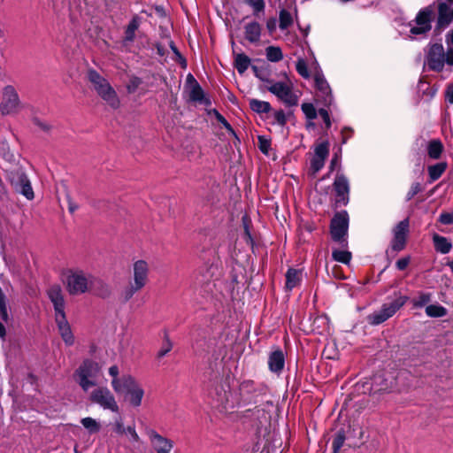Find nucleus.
Here are the masks:
<instances>
[{
  "label": "nucleus",
  "instance_id": "obj_1",
  "mask_svg": "<svg viewBox=\"0 0 453 453\" xmlns=\"http://www.w3.org/2000/svg\"><path fill=\"white\" fill-rule=\"evenodd\" d=\"M111 377V387L113 391L123 395L125 402L132 408H139L145 397L143 385L133 375L126 373L120 375L118 365H112L108 368Z\"/></svg>",
  "mask_w": 453,
  "mask_h": 453
},
{
  "label": "nucleus",
  "instance_id": "obj_2",
  "mask_svg": "<svg viewBox=\"0 0 453 453\" xmlns=\"http://www.w3.org/2000/svg\"><path fill=\"white\" fill-rule=\"evenodd\" d=\"M96 277L81 268H69L64 273V284L70 296L90 293L96 283Z\"/></svg>",
  "mask_w": 453,
  "mask_h": 453
},
{
  "label": "nucleus",
  "instance_id": "obj_3",
  "mask_svg": "<svg viewBox=\"0 0 453 453\" xmlns=\"http://www.w3.org/2000/svg\"><path fill=\"white\" fill-rule=\"evenodd\" d=\"M102 374V365L96 360L87 358L73 372V380L85 393L97 386Z\"/></svg>",
  "mask_w": 453,
  "mask_h": 453
},
{
  "label": "nucleus",
  "instance_id": "obj_4",
  "mask_svg": "<svg viewBox=\"0 0 453 453\" xmlns=\"http://www.w3.org/2000/svg\"><path fill=\"white\" fill-rule=\"evenodd\" d=\"M266 89L287 106H296L299 96L295 92L293 81L286 74L280 81L267 80Z\"/></svg>",
  "mask_w": 453,
  "mask_h": 453
},
{
  "label": "nucleus",
  "instance_id": "obj_5",
  "mask_svg": "<svg viewBox=\"0 0 453 453\" xmlns=\"http://www.w3.org/2000/svg\"><path fill=\"white\" fill-rule=\"evenodd\" d=\"M150 265L144 259H137L132 265V282L123 292L124 298L129 300L149 282Z\"/></svg>",
  "mask_w": 453,
  "mask_h": 453
},
{
  "label": "nucleus",
  "instance_id": "obj_6",
  "mask_svg": "<svg viewBox=\"0 0 453 453\" xmlns=\"http://www.w3.org/2000/svg\"><path fill=\"white\" fill-rule=\"evenodd\" d=\"M88 399L104 410L118 413L119 406L113 393L106 386H99L93 388L88 395Z\"/></svg>",
  "mask_w": 453,
  "mask_h": 453
},
{
  "label": "nucleus",
  "instance_id": "obj_7",
  "mask_svg": "<svg viewBox=\"0 0 453 453\" xmlns=\"http://www.w3.org/2000/svg\"><path fill=\"white\" fill-rule=\"evenodd\" d=\"M408 297L399 295L392 302L383 304L379 311L373 312L368 317L372 325H379L391 318L407 302Z\"/></svg>",
  "mask_w": 453,
  "mask_h": 453
},
{
  "label": "nucleus",
  "instance_id": "obj_8",
  "mask_svg": "<svg viewBox=\"0 0 453 453\" xmlns=\"http://www.w3.org/2000/svg\"><path fill=\"white\" fill-rule=\"evenodd\" d=\"M349 217L346 211L337 213L331 221L330 233L332 239L342 244H346L348 234Z\"/></svg>",
  "mask_w": 453,
  "mask_h": 453
},
{
  "label": "nucleus",
  "instance_id": "obj_9",
  "mask_svg": "<svg viewBox=\"0 0 453 453\" xmlns=\"http://www.w3.org/2000/svg\"><path fill=\"white\" fill-rule=\"evenodd\" d=\"M19 109V98L12 86H5L2 91L0 111L2 115L17 113Z\"/></svg>",
  "mask_w": 453,
  "mask_h": 453
},
{
  "label": "nucleus",
  "instance_id": "obj_10",
  "mask_svg": "<svg viewBox=\"0 0 453 453\" xmlns=\"http://www.w3.org/2000/svg\"><path fill=\"white\" fill-rule=\"evenodd\" d=\"M434 17V10L432 6H427L418 12L414 20V24L411 27V34L412 35H425L430 31L431 22Z\"/></svg>",
  "mask_w": 453,
  "mask_h": 453
},
{
  "label": "nucleus",
  "instance_id": "obj_11",
  "mask_svg": "<svg viewBox=\"0 0 453 453\" xmlns=\"http://www.w3.org/2000/svg\"><path fill=\"white\" fill-rule=\"evenodd\" d=\"M444 64L445 51L443 46L440 43L430 45L426 56V65L428 68L440 72L443 69Z\"/></svg>",
  "mask_w": 453,
  "mask_h": 453
},
{
  "label": "nucleus",
  "instance_id": "obj_12",
  "mask_svg": "<svg viewBox=\"0 0 453 453\" xmlns=\"http://www.w3.org/2000/svg\"><path fill=\"white\" fill-rule=\"evenodd\" d=\"M10 181L14 188L19 191L27 199L32 200L35 194L27 175L21 171L12 172L9 176Z\"/></svg>",
  "mask_w": 453,
  "mask_h": 453
},
{
  "label": "nucleus",
  "instance_id": "obj_13",
  "mask_svg": "<svg viewBox=\"0 0 453 453\" xmlns=\"http://www.w3.org/2000/svg\"><path fill=\"white\" fill-rule=\"evenodd\" d=\"M409 232V220L403 219L400 221L393 229V239L391 247L395 251L404 249L406 244L407 234Z\"/></svg>",
  "mask_w": 453,
  "mask_h": 453
},
{
  "label": "nucleus",
  "instance_id": "obj_14",
  "mask_svg": "<svg viewBox=\"0 0 453 453\" xmlns=\"http://www.w3.org/2000/svg\"><path fill=\"white\" fill-rule=\"evenodd\" d=\"M148 435L156 453H171L174 446L172 440L162 436L154 430L150 431Z\"/></svg>",
  "mask_w": 453,
  "mask_h": 453
},
{
  "label": "nucleus",
  "instance_id": "obj_15",
  "mask_svg": "<svg viewBox=\"0 0 453 453\" xmlns=\"http://www.w3.org/2000/svg\"><path fill=\"white\" fill-rule=\"evenodd\" d=\"M329 154V143L321 142L315 147L314 155L311 161V168L314 173L320 171L325 165V161Z\"/></svg>",
  "mask_w": 453,
  "mask_h": 453
},
{
  "label": "nucleus",
  "instance_id": "obj_16",
  "mask_svg": "<svg viewBox=\"0 0 453 453\" xmlns=\"http://www.w3.org/2000/svg\"><path fill=\"white\" fill-rule=\"evenodd\" d=\"M55 321L58 326V334L62 340L67 346H72L74 343V335L73 334L71 326L66 319V316L60 315L55 317Z\"/></svg>",
  "mask_w": 453,
  "mask_h": 453
},
{
  "label": "nucleus",
  "instance_id": "obj_17",
  "mask_svg": "<svg viewBox=\"0 0 453 453\" xmlns=\"http://www.w3.org/2000/svg\"><path fill=\"white\" fill-rule=\"evenodd\" d=\"M316 96L320 98L326 105L332 104L331 88L323 75L317 73L314 77Z\"/></svg>",
  "mask_w": 453,
  "mask_h": 453
},
{
  "label": "nucleus",
  "instance_id": "obj_18",
  "mask_svg": "<svg viewBox=\"0 0 453 453\" xmlns=\"http://www.w3.org/2000/svg\"><path fill=\"white\" fill-rule=\"evenodd\" d=\"M48 296L51 303H53L55 310V317L65 315V297L62 289L59 286H53L48 291Z\"/></svg>",
  "mask_w": 453,
  "mask_h": 453
},
{
  "label": "nucleus",
  "instance_id": "obj_19",
  "mask_svg": "<svg viewBox=\"0 0 453 453\" xmlns=\"http://www.w3.org/2000/svg\"><path fill=\"white\" fill-rule=\"evenodd\" d=\"M334 188L336 193V202L346 204L349 200V185L345 176H336L334 182Z\"/></svg>",
  "mask_w": 453,
  "mask_h": 453
},
{
  "label": "nucleus",
  "instance_id": "obj_20",
  "mask_svg": "<svg viewBox=\"0 0 453 453\" xmlns=\"http://www.w3.org/2000/svg\"><path fill=\"white\" fill-rule=\"evenodd\" d=\"M453 20V6L447 3L438 4L437 28L443 29L447 27Z\"/></svg>",
  "mask_w": 453,
  "mask_h": 453
},
{
  "label": "nucleus",
  "instance_id": "obj_21",
  "mask_svg": "<svg viewBox=\"0 0 453 453\" xmlns=\"http://www.w3.org/2000/svg\"><path fill=\"white\" fill-rule=\"evenodd\" d=\"M189 100L204 106L211 105V100L205 96L201 86L197 82H193L192 86L188 88Z\"/></svg>",
  "mask_w": 453,
  "mask_h": 453
},
{
  "label": "nucleus",
  "instance_id": "obj_22",
  "mask_svg": "<svg viewBox=\"0 0 453 453\" xmlns=\"http://www.w3.org/2000/svg\"><path fill=\"white\" fill-rule=\"evenodd\" d=\"M88 81L92 85L93 89L97 93L103 88H109V81L96 70L90 69L87 73Z\"/></svg>",
  "mask_w": 453,
  "mask_h": 453
},
{
  "label": "nucleus",
  "instance_id": "obj_23",
  "mask_svg": "<svg viewBox=\"0 0 453 453\" xmlns=\"http://www.w3.org/2000/svg\"><path fill=\"white\" fill-rule=\"evenodd\" d=\"M261 26L259 23L253 21L244 26V37L251 43H257L261 37Z\"/></svg>",
  "mask_w": 453,
  "mask_h": 453
},
{
  "label": "nucleus",
  "instance_id": "obj_24",
  "mask_svg": "<svg viewBox=\"0 0 453 453\" xmlns=\"http://www.w3.org/2000/svg\"><path fill=\"white\" fill-rule=\"evenodd\" d=\"M285 357L283 352L277 349L272 352L268 358V366L273 372H280L284 368Z\"/></svg>",
  "mask_w": 453,
  "mask_h": 453
},
{
  "label": "nucleus",
  "instance_id": "obj_25",
  "mask_svg": "<svg viewBox=\"0 0 453 453\" xmlns=\"http://www.w3.org/2000/svg\"><path fill=\"white\" fill-rule=\"evenodd\" d=\"M96 94L111 108L117 109L119 106V96L111 84H109V88H103Z\"/></svg>",
  "mask_w": 453,
  "mask_h": 453
},
{
  "label": "nucleus",
  "instance_id": "obj_26",
  "mask_svg": "<svg viewBox=\"0 0 453 453\" xmlns=\"http://www.w3.org/2000/svg\"><path fill=\"white\" fill-rule=\"evenodd\" d=\"M301 280L302 272L295 268H289L286 273V290L291 291L300 284Z\"/></svg>",
  "mask_w": 453,
  "mask_h": 453
},
{
  "label": "nucleus",
  "instance_id": "obj_27",
  "mask_svg": "<svg viewBox=\"0 0 453 453\" xmlns=\"http://www.w3.org/2000/svg\"><path fill=\"white\" fill-rule=\"evenodd\" d=\"M433 242L435 250L441 254H448L452 249L451 242L446 237L438 234H433Z\"/></svg>",
  "mask_w": 453,
  "mask_h": 453
},
{
  "label": "nucleus",
  "instance_id": "obj_28",
  "mask_svg": "<svg viewBox=\"0 0 453 453\" xmlns=\"http://www.w3.org/2000/svg\"><path fill=\"white\" fill-rule=\"evenodd\" d=\"M249 105L253 111L258 114L268 113L272 110L270 103L255 98L249 100Z\"/></svg>",
  "mask_w": 453,
  "mask_h": 453
},
{
  "label": "nucleus",
  "instance_id": "obj_29",
  "mask_svg": "<svg viewBox=\"0 0 453 453\" xmlns=\"http://www.w3.org/2000/svg\"><path fill=\"white\" fill-rule=\"evenodd\" d=\"M250 62V58L247 55L243 53L234 54V67L240 74L244 73L248 70Z\"/></svg>",
  "mask_w": 453,
  "mask_h": 453
},
{
  "label": "nucleus",
  "instance_id": "obj_30",
  "mask_svg": "<svg viewBox=\"0 0 453 453\" xmlns=\"http://www.w3.org/2000/svg\"><path fill=\"white\" fill-rule=\"evenodd\" d=\"M294 23V18L290 12L282 9L279 13V27L281 30H286Z\"/></svg>",
  "mask_w": 453,
  "mask_h": 453
},
{
  "label": "nucleus",
  "instance_id": "obj_31",
  "mask_svg": "<svg viewBox=\"0 0 453 453\" xmlns=\"http://www.w3.org/2000/svg\"><path fill=\"white\" fill-rule=\"evenodd\" d=\"M443 150V145L440 140H432L427 146L428 156L433 159H438Z\"/></svg>",
  "mask_w": 453,
  "mask_h": 453
},
{
  "label": "nucleus",
  "instance_id": "obj_32",
  "mask_svg": "<svg viewBox=\"0 0 453 453\" xmlns=\"http://www.w3.org/2000/svg\"><path fill=\"white\" fill-rule=\"evenodd\" d=\"M447 313V309L440 304H430L426 307V314L430 318H441Z\"/></svg>",
  "mask_w": 453,
  "mask_h": 453
},
{
  "label": "nucleus",
  "instance_id": "obj_33",
  "mask_svg": "<svg viewBox=\"0 0 453 453\" xmlns=\"http://www.w3.org/2000/svg\"><path fill=\"white\" fill-rule=\"evenodd\" d=\"M447 168V163L441 162L428 167L429 177L432 181L438 180Z\"/></svg>",
  "mask_w": 453,
  "mask_h": 453
},
{
  "label": "nucleus",
  "instance_id": "obj_34",
  "mask_svg": "<svg viewBox=\"0 0 453 453\" xmlns=\"http://www.w3.org/2000/svg\"><path fill=\"white\" fill-rule=\"evenodd\" d=\"M81 423L89 434H96L101 430V424L93 418H81Z\"/></svg>",
  "mask_w": 453,
  "mask_h": 453
},
{
  "label": "nucleus",
  "instance_id": "obj_35",
  "mask_svg": "<svg viewBox=\"0 0 453 453\" xmlns=\"http://www.w3.org/2000/svg\"><path fill=\"white\" fill-rule=\"evenodd\" d=\"M265 55L267 60L271 62H279L283 58L282 50L277 46H268L265 49Z\"/></svg>",
  "mask_w": 453,
  "mask_h": 453
},
{
  "label": "nucleus",
  "instance_id": "obj_36",
  "mask_svg": "<svg viewBox=\"0 0 453 453\" xmlns=\"http://www.w3.org/2000/svg\"><path fill=\"white\" fill-rule=\"evenodd\" d=\"M333 258L340 263L349 265L352 258V255L348 250H334L332 253Z\"/></svg>",
  "mask_w": 453,
  "mask_h": 453
},
{
  "label": "nucleus",
  "instance_id": "obj_37",
  "mask_svg": "<svg viewBox=\"0 0 453 453\" xmlns=\"http://www.w3.org/2000/svg\"><path fill=\"white\" fill-rule=\"evenodd\" d=\"M432 299L430 293L420 292L418 296L411 300L414 308H421L426 305Z\"/></svg>",
  "mask_w": 453,
  "mask_h": 453
},
{
  "label": "nucleus",
  "instance_id": "obj_38",
  "mask_svg": "<svg viewBox=\"0 0 453 453\" xmlns=\"http://www.w3.org/2000/svg\"><path fill=\"white\" fill-rule=\"evenodd\" d=\"M388 386L387 381L381 375H375L372 379V388L375 392L383 391L388 389Z\"/></svg>",
  "mask_w": 453,
  "mask_h": 453
},
{
  "label": "nucleus",
  "instance_id": "obj_39",
  "mask_svg": "<svg viewBox=\"0 0 453 453\" xmlns=\"http://www.w3.org/2000/svg\"><path fill=\"white\" fill-rule=\"evenodd\" d=\"M138 28V22L136 19H133L127 26L125 32V40L132 42L135 35V31Z\"/></svg>",
  "mask_w": 453,
  "mask_h": 453
},
{
  "label": "nucleus",
  "instance_id": "obj_40",
  "mask_svg": "<svg viewBox=\"0 0 453 453\" xmlns=\"http://www.w3.org/2000/svg\"><path fill=\"white\" fill-rule=\"evenodd\" d=\"M302 111L309 119H314L317 118V111L312 104L304 103L302 104Z\"/></svg>",
  "mask_w": 453,
  "mask_h": 453
},
{
  "label": "nucleus",
  "instance_id": "obj_41",
  "mask_svg": "<svg viewBox=\"0 0 453 453\" xmlns=\"http://www.w3.org/2000/svg\"><path fill=\"white\" fill-rule=\"evenodd\" d=\"M123 435H126L128 441L131 443H137L140 441V436L138 435L134 426H127L126 432Z\"/></svg>",
  "mask_w": 453,
  "mask_h": 453
},
{
  "label": "nucleus",
  "instance_id": "obj_42",
  "mask_svg": "<svg viewBox=\"0 0 453 453\" xmlns=\"http://www.w3.org/2000/svg\"><path fill=\"white\" fill-rule=\"evenodd\" d=\"M127 427L124 426L122 418L119 417L114 419L112 423V430L118 435H123L126 432Z\"/></svg>",
  "mask_w": 453,
  "mask_h": 453
},
{
  "label": "nucleus",
  "instance_id": "obj_43",
  "mask_svg": "<svg viewBox=\"0 0 453 453\" xmlns=\"http://www.w3.org/2000/svg\"><path fill=\"white\" fill-rule=\"evenodd\" d=\"M297 73L303 78L307 79L310 77L308 66L303 59H298L296 65Z\"/></svg>",
  "mask_w": 453,
  "mask_h": 453
},
{
  "label": "nucleus",
  "instance_id": "obj_44",
  "mask_svg": "<svg viewBox=\"0 0 453 453\" xmlns=\"http://www.w3.org/2000/svg\"><path fill=\"white\" fill-rule=\"evenodd\" d=\"M142 84V80L138 77H131L127 84L128 93H134L139 86Z\"/></svg>",
  "mask_w": 453,
  "mask_h": 453
},
{
  "label": "nucleus",
  "instance_id": "obj_45",
  "mask_svg": "<svg viewBox=\"0 0 453 453\" xmlns=\"http://www.w3.org/2000/svg\"><path fill=\"white\" fill-rule=\"evenodd\" d=\"M258 148L265 155L269 153L271 142L265 136H258Z\"/></svg>",
  "mask_w": 453,
  "mask_h": 453
},
{
  "label": "nucleus",
  "instance_id": "obj_46",
  "mask_svg": "<svg viewBox=\"0 0 453 453\" xmlns=\"http://www.w3.org/2000/svg\"><path fill=\"white\" fill-rule=\"evenodd\" d=\"M245 3L250 5L255 12H260L265 9L264 0H245Z\"/></svg>",
  "mask_w": 453,
  "mask_h": 453
},
{
  "label": "nucleus",
  "instance_id": "obj_47",
  "mask_svg": "<svg viewBox=\"0 0 453 453\" xmlns=\"http://www.w3.org/2000/svg\"><path fill=\"white\" fill-rule=\"evenodd\" d=\"M215 117L217 120L222 124V126L231 134L232 135L235 136V133L234 129L232 128L231 125L226 121V119L217 111H215Z\"/></svg>",
  "mask_w": 453,
  "mask_h": 453
},
{
  "label": "nucleus",
  "instance_id": "obj_48",
  "mask_svg": "<svg viewBox=\"0 0 453 453\" xmlns=\"http://www.w3.org/2000/svg\"><path fill=\"white\" fill-rule=\"evenodd\" d=\"M345 441V436L342 433H338L333 441V449L334 452L340 450Z\"/></svg>",
  "mask_w": 453,
  "mask_h": 453
},
{
  "label": "nucleus",
  "instance_id": "obj_49",
  "mask_svg": "<svg viewBox=\"0 0 453 453\" xmlns=\"http://www.w3.org/2000/svg\"><path fill=\"white\" fill-rule=\"evenodd\" d=\"M439 221L443 225L453 223V212H442L439 217Z\"/></svg>",
  "mask_w": 453,
  "mask_h": 453
},
{
  "label": "nucleus",
  "instance_id": "obj_50",
  "mask_svg": "<svg viewBox=\"0 0 453 453\" xmlns=\"http://www.w3.org/2000/svg\"><path fill=\"white\" fill-rule=\"evenodd\" d=\"M273 117L275 121L280 126H284L287 122L285 112L282 110L274 111Z\"/></svg>",
  "mask_w": 453,
  "mask_h": 453
},
{
  "label": "nucleus",
  "instance_id": "obj_51",
  "mask_svg": "<svg viewBox=\"0 0 453 453\" xmlns=\"http://www.w3.org/2000/svg\"><path fill=\"white\" fill-rule=\"evenodd\" d=\"M173 348V344L169 340H166L164 343L161 349H159L157 356L158 357H162L165 355H166Z\"/></svg>",
  "mask_w": 453,
  "mask_h": 453
},
{
  "label": "nucleus",
  "instance_id": "obj_52",
  "mask_svg": "<svg viewBox=\"0 0 453 453\" xmlns=\"http://www.w3.org/2000/svg\"><path fill=\"white\" fill-rule=\"evenodd\" d=\"M277 27V20L275 18H270L266 21V28L270 35H273Z\"/></svg>",
  "mask_w": 453,
  "mask_h": 453
},
{
  "label": "nucleus",
  "instance_id": "obj_53",
  "mask_svg": "<svg viewBox=\"0 0 453 453\" xmlns=\"http://www.w3.org/2000/svg\"><path fill=\"white\" fill-rule=\"evenodd\" d=\"M410 264V257H405L397 260L395 265L398 270H404Z\"/></svg>",
  "mask_w": 453,
  "mask_h": 453
},
{
  "label": "nucleus",
  "instance_id": "obj_54",
  "mask_svg": "<svg viewBox=\"0 0 453 453\" xmlns=\"http://www.w3.org/2000/svg\"><path fill=\"white\" fill-rule=\"evenodd\" d=\"M319 114L324 120L325 124L326 125V127H329L331 126V121H330V117H329L327 111L325 109H320L319 111Z\"/></svg>",
  "mask_w": 453,
  "mask_h": 453
},
{
  "label": "nucleus",
  "instance_id": "obj_55",
  "mask_svg": "<svg viewBox=\"0 0 453 453\" xmlns=\"http://www.w3.org/2000/svg\"><path fill=\"white\" fill-rule=\"evenodd\" d=\"M420 191V185L418 183H415L411 186V190L408 193V199L412 198L415 195H417Z\"/></svg>",
  "mask_w": 453,
  "mask_h": 453
},
{
  "label": "nucleus",
  "instance_id": "obj_56",
  "mask_svg": "<svg viewBox=\"0 0 453 453\" xmlns=\"http://www.w3.org/2000/svg\"><path fill=\"white\" fill-rule=\"evenodd\" d=\"M445 62L453 65V49H449L447 53H445Z\"/></svg>",
  "mask_w": 453,
  "mask_h": 453
},
{
  "label": "nucleus",
  "instance_id": "obj_57",
  "mask_svg": "<svg viewBox=\"0 0 453 453\" xmlns=\"http://www.w3.org/2000/svg\"><path fill=\"white\" fill-rule=\"evenodd\" d=\"M446 98L449 103L453 104V87H449L447 89Z\"/></svg>",
  "mask_w": 453,
  "mask_h": 453
},
{
  "label": "nucleus",
  "instance_id": "obj_58",
  "mask_svg": "<svg viewBox=\"0 0 453 453\" xmlns=\"http://www.w3.org/2000/svg\"><path fill=\"white\" fill-rule=\"evenodd\" d=\"M187 81H188V88H189V86H192L193 82H197L191 74L188 75Z\"/></svg>",
  "mask_w": 453,
  "mask_h": 453
},
{
  "label": "nucleus",
  "instance_id": "obj_59",
  "mask_svg": "<svg viewBox=\"0 0 453 453\" xmlns=\"http://www.w3.org/2000/svg\"><path fill=\"white\" fill-rule=\"evenodd\" d=\"M447 42L453 45V30L447 35Z\"/></svg>",
  "mask_w": 453,
  "mask_h": 453
},
{
  "label": "nucleus",
  "instance_id": "obj_60",
  "mask_svg": "<svg viewBox=\"0 0 453 453\" xmlns=\"http://www.w3.org/2000/svg\"><path fill=\"white\" fill-rule=\"evenodd\" d=\"M5 327L0 322V337L4 338L5 336Z\"/></svg>",
  "mask_w": 453,
  "mask_h": 453
},
{
  "label": "nucleus",
  "instance_id": "obj_61",
  "mask_svg": "<svg viewBox=\"0 0 453 453\" xmlns=\"http://www.w3.org/2000/svg\"><path fill=\"white\" fill-rule=\"evenodd\" d=\"M336 163H337V157H334V158H333V159H332V161H331V165H330L331 170H333V169H334V165H335Z\"/></svg>",
  "mask_w": 453,
  "mask_h": 453
},
{
  "label": "nucleus",
  "instance_id": "obj_62",
  "mask_svg": "<svg viewBox=\"0 0 453 453\" xmlns=\"http://www.w3.org/2000/svg\"><path fill=\"white\" fill-rule=\"evenodd\" d=\"M448 265L449 266L452 273H453V260L448 263Z\"/></svg>",
  "mask_w": 453,
  "mask_h": 453
},
{
  "label": "nucleus",
  "instance_id": "obj_63",
  "mask_svg": "<svg viewBox=\"0 0 453 453\" xmlns=\"http://www.w3.org/2000/svg\"><path fill=\"white\" fill-rule=\"evenodd\" d=\"M447 4H449V5L453 6V0H447Z\"/></svg>",
  "mask_w": 453,
  "mask_h": 453
}]
</instances>
